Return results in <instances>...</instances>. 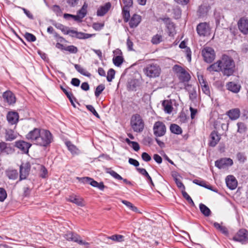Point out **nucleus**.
Returning a JSON list of instances; mask_svg holds the SVG:
<instances>
[{
	"instance_id": "obj_60",
	"label": "nucleus",
	"mask_w": 248,
	"mask_h": 248,
	"mask_svg": "<svg viewBox=\"0 0 248 248\" xmlns=\"http://www.w3.org/2000/svg\"><path fill=\"white\" fill-rule=\"evenodd\" d=\"M124 4V7H130L133 4V0H122Z\"/></svg>"
},
{
	"instance_id": "obj_25",
	"label": "nucleus",
	"mask_w": 248,
	"mask_h": 248,
	"mask_svg": "<svg viewBox=\"0 0 248 248\" xmlns=\"http://www.w3.org/2000/svg\"><path fill=\"white\" fill-rule=\"evenodd\" d=\"M240 112L238 108H234L228 112V115L232 120H236L240 116Z\"/></svg>"
},
{
	"instance_id": "obj_33",
	"label": "nucleus",
	"mask_w": 248,
	"mask_h": 248,
	"mask_svg": "<svg viewBox=\"0 0 248 248\" xmlns=\"http://www.w3.org/2000/svg\"><path fill=\"white\" fill-rule=\"evenodd\" d=\"M201 212L205 216L209 217L211 215V211L209 208L203 203L199 205Z\"/></svg>"
},
{
	"instance_id": "obj_30",
	"label": "nucleus",
	"mask_w": 248,
	"mask_h": 248,
	"mask_svg": "<svg viewBox=\"0 0 248 248\" xmlns=\"http://www.w3.org/2000/svg\"><path fill=\"white\" fill-rule=\"evenodd\" d=\"M74 67L75 69L77 70L78 72L83 75V76H86L87 77H90L91 74L87 72L86 69L81 67L80 65L75 64H74Z\"/></svg>"
},
{
	"instance_id": "obj_40",
	"label": "nucleus",
	"mask_w": 248,
	"mask_h": 248,
	"mask_svg": "<svg viewBox=\"0 0 248 248\" xmlns=\"http://www.w3.org/2000/svg\"><path fill=\"white\" fill-rule=\"evenodd\" d=\"M87 7L88 4L85 2L81 9L79 10L78 12V14L82 18H83L86 15Z\"/></svg>"
},
{
	"instance_id": "obj_9",
	"label": "nucleus",
	"mask_w": 248,
	"mask_h": 248,
	"mask_svg": "<svg viewBox=\"0 0 248 248\" xmlns=\"http://www.w3.org/2000/svg\"><path fill=\"white\" fill-rule=\"evenodd\" d=\"M153 131L154 134L155 136L162 137L166 133V127L163 122L157 121L154 125Z\"/></svg>"
},
{
	"instance_id": "obj_29",
	"label": "nucleus",
	"mask_w": 248,
	"mask_h": 248,
	"mask_svg": "<svg viewBox=\"0 0 248 248\" xmlns=\"http://www.w3.org/2000/svg\"><path fill=\"white\" fill-rule=\"evenodd\" d=\"M162 106L164 107V111L167 113H170L172 112L173 108L172 103L169 100H165L162 103Z\"/></svg>"
},
{
	"instance_id": "obj_49",
	"label": "nucleus",
	"mask_w": 248,
	"mask_h": 248,
	"mask_svg": "<svg viewBox=\"0 0 248 248\" xmlns=\"http://www.w3.org/2000/svg\"><path fill=\"white\" fill-rule=\"evenodd\" d=\"M201 86L203 93L206 95L210 96V91L208 83H206V84H204L202 85H201Z\"/></svg>"
},
{
	"instance_id": "obj_44",
	"label": "nucleus",
	"mask_w": 248,
	"mask_h": 248,
	"mask_svg": "<svg viewBox=\"0 0 248 248\" xmlns=\"http://www.w3.org/2000/svg\"><path fill=\"white\" fill-rule=\"evenodd\" d=\"M151 41L153 44H158L162 41V36L160 34H156L153 37Z\"/></svg>"
},
{
	"instance_id": "obj_43",
	"label": "nucleus",
	"mask_w": 248,
	"mask_h": 248,
	"mask_svg": "<svg viewBox=\"0 0 248 248\" xmlns=\"http://www.w3.org/2000/svg\"><path fill=\"white\" fill-rule=\"evenodd\" d=\"M66 145L71 153L77 154L78 153V150L77 147L74 145L72 144L70 141L66 142Z\"/></svg>"
},
{
	"instance_id": "obj_34",
	"label": "nucleus",
	"mask_w": 248,
	"mask_h": 248,
	"mask_svg": "<svg viewBox=\"0 0 248 248\" xmlns=\"http://www.w3.org/2000/svg\"><path fill=\"white\" fill-rule=\"evenodd\" d=\"M214 226L217 230L221 232L222 233L225 235H228V231L225 226H223L217 222H215L214 223Z\"/></svg>"
},
{
	"instance_id": "obj_28",
	"label": "nucleus",
	"mask_w": 248,
	"mask_h": 248,
	"mask_svg": "<svg viewBox=\"0 0 248 248\" xmlns=\"http://www.w3.org/2000/svg\"><path fill=\"white\" fill-rule=\"evenodd\" d=\"M111 5L109 3H107L104 6L98 9L97 15L98 16H103L108 11Z\"/></svg>"
},
{
	"instance_id": "obj_14",
	"label": "nucleus",
	"mask_w": 248,
	"mask_h": 248,
	"mask_svg": "<svg viewBox=\"0 0 248 248\" xmlns=\"http://www.w3.org/2000/svg\"><path fill=\"white\" fill-rule=\"evenodd\" d=\"M31 166L29 163H22L20 166V180L26 179L30 170Z\"/></svg>"
},
{
	"instance_id": "obj_58",
	"label": "nucleus",
	"mask_w": 248,
	"mask_h": 248,
	"mask_svg": "<svg viewBox=\"0 0 248 248\" xmlns=\"http://www.w3.org/2000/svg\"><path fill=\"white\" fill-rule=\"evenodd\" d=\"M175 181L177 186L182 190L185 189V186L181 182V181L178 178L175 177Z\"/></svg>"
},
{
	"instance_id": "obj_17",
	"label": "nucleus",
	"mask_w": 248,
	"mask_h": 248,
	"mask_svg": "<svg viewBox=\"0 0 248 248\" xmlns=\"http://www.w3.org/2000/svg\"><path fill=\"white\" fill-rule=\"evenodd\" d=\"M220 139V136L216 131L212 132L210 135L209 145L211 147H215Z\"/></svg>"
},
{
	"instance_id": "obj_47",
	"label": "nucleus",
	"mask_w": 248,
	"mask_h": 248,
	"mask_svg": "<svg viewBox=\"0 0 248 248\" xmlns=\"http://www.w3.org/2000/svg\"><path fill=\"white\" fill-rule=\"evenodd\" d=\"M115 70L113 69H110L108 72L107 77V80L109 82L111 81L114 78L115 76Z\"/></svg>"
},
{
	"instance_id": "obj_16",
	"label": "nucleus",
	"mask_w": 248,
	"mask_h": 248,
	"mask_svg": "<svg viewBox=\"0 0 248 248\" xmlns=\"http://www.w3.org/2000/svg\"><path fill=\"white\" fill-rule=\"evenodd\" d=\"M31 144L23 140H19L15 142V146L20 150H21L24 153H28L29 149L31 146Z\"/></svg>"
},
{
	"instance_id": "obj_12",
	"label": "nucleus",
	"mask_w": 248,
	"mask_h": 248,
	"mask_svg": "<svg viewBox=\"0 0 248 248\" xmlns=\"http://www.w3.org/2000/svg\"><path fill=\"white\" fill-rule=\"evenodd\" d=\"M233 164L232 160L229 158H223L215 162V166L219 169H225Z\"/></svg>"
},
{
	"instance_id": "obj_3",
	"label": "nucleus",
	"mask_w": 248,
	"mask_h": 248,
	"mask_svg": "<svg viewBox=\"0 0 248 248\" xmlns=\"http://www.w3.org/2000/svg\"><path fill=\"white\" fill-rule=\"evenodd\" d=\"M143 71L146 76L150 78H155L160 75L161 68L157 64L150 63L146 66Z\"/></svg>"
},
{
	"instance_id": "obj_51",
	"label": "nucleus",
	"mask_w": 248,
	"mask_h": 248,
	"mask_svg": "<svg viewBox=\"0 0 248 248\" xmlns=\"http://www.w3.org/2000/svg\"><path fill=\"white\" fill-rule=\"evenodd\" d=\"M24 37L29 42H34L36 40V37L30 33L26 32Z\"/></svg>"
},
{
	"instance_id": "obj_62",
	"label": "nucleus",
	"mask_w": 248,
	"mask_h": 248,
	"mask_svg": "<svg viewBox=\"0 0 248 248\" xmlns=\"http://www.w3.org/2000/svg\"><path fill=\"white\" fill-rule=\"evenodd\" d=\"M153 158L158 164H160L162 163V159L159 155L157 154H155L153 156Z\"/></svg>"
},
{
	"instance_id": "obj_36",
	"label": "nucleus",
	"mask_w": 248,
	"mask_h": 248,
	"mask_svg": "<svg viewBox=\"0 0 248 248\" xmlns=\"http://www.w3.org/2000/svg\"><path fill=\"white\" fill-rule=\"evenodd\" d=\"M170 131L176 134H180L182 133V130L181 128L176 124H172L170 126Z\"/></svg>"
},
{
	"instance_id": "obj_22",
	"label": "nucleus",
	"mask_w": 248,
	"mask_h": 248,
	"mask_svg": "<svg viewBox=\"0 0 248 248\" xmlns=\"http://www.w3.org/2000/svg\"><path fill=\"white\" fill-rule=\"evenodd\" d=\"M159 20L163 21L167 25L169 31V34L170 36L173 35L174 27V24L170 21V20L168 17L160 18Z\"/></svg>"
},
{
	"instance_id": "obj_26",
	"label": "nucleus",
	"mask_w": 248,
	"mask_h": 248,
	"mask_svg": "<svg viewBox=\"0 0 248 248\" xmlns=\"http://www.w3.org/2000/svg\"><path fill=\"white\" fill-rule=\"evenodd\" d=\"M227 86L229 90L234 93L239 92L241 88L240 85L233 82H229Z\"/></svg>"
},
{
	"instance_id": "obj_56",
	"label": "nucleus",
	"mask_w": 248,
	"mask_h": 248,
	"mask_svg": "<svg viewBox=\"0 0 248 248\" xmlns=\"http://www.w3.org/2000/svg\"><path fill=\"white\" fill-rule=\"evenodd\" d=\"M141 158L144 161L146 162H149L152 159L150 155L145 152H144L142 154Z\"/></svg>"
},
{
	"instance_id": "obj_50",
	"label": "nucleus",
	"mask_w": 248,
	"mask_h": 248,
	"mask_svg": "<svg viewBox=\"0 0 248 248\" xmlns=\"http://www.w3.org/2000/svg\"><path fill=\"white\" fill-rule=\"evenodd\" d=\"M104 89H105L104 85L100 84V85H98L96 88V90H95V91L94 93L96 97L99 96V95L102 92V91L104 90Z\"/></svg>"
},
{
	"instance_id": "obj_52",
	"label": "nucleus",
	"mask_w": 248,
	"mask_h": 248,
	"mask_svg": "<svg viewBox=\"0 0 248 248\" xmlns=\"http://www.w3.org/2000/svg\"><path fill=\"white\" fill-rule=\"evenodd\" d=\"M64 50L69 51L72 53H76L78 52V48L77 47L71 45L65 46Z\"/></svg>"
},
{
	"instance_id": "obj_8",
	"label": "nucleus",
	"mask_w": 248,
	"mask_h": 248,
	"mask_svg": "<svg viewBox=\"0 0 248 248\" xmlns=\"http://www.w3.org/2000/svg\"><path fill=\"white\" fill-rule=\"evenodd\" d=\"M197 31L200 36H207L211 33V28L206 22L199 24L197 26Z\"/></svg>"
},
{
	"instance_id": "obj_7",
	"label": "nucleus",
	"mask_w": 248,
	"mask_h": 248,
	"mask_svg": "<svg viewBox=\"0 0 248 248\" xmlns=\"http://www.w3.org/2000/svg\"><path fill=\"white\" fill-rule=\"evenodd\" d=\"M202 56L205 62L208 63L212 62L215 59L214 50L210 47H205L202 51Z\"/></svg>"
},
{
	"instance_id": "obj_41",
	"label": "nucleus",
	"mask_w": 248,
	"mask_h": 248,
	"mask_svg": "<svg viewBox=\"0 0 248 248\" xmlns=\"http://www.w3.org/2000/svg\"><path fill=\"white\" fill-rule=\"evenodd\" d=\"M106 172L116 179L120 180H123V178L119 174L110 169H107Z\"/></svg>"
},
{
	"instance_id": "obj_6",
	"label": "nucleus",
	"mask_w": 248,
	"mask_h": 248,
	"mask_svg": "<svg viewBox=\"0 0 248 248\" xmlns=\"http://www.w3.org/2000/svg\"><path fill=\"white\" fill-rule=\"evenodd\" d=\"M173 71L177 74L179 79L182 82H187L190 79L189 73L183 67L175 65L173 67Z\"/></svg>"
},
{
	"instance_id": "obj_48",
	"label": "nucleus",
	"mask_w": 248,
	"mask_h": 248,
	"mask_svg": "<svg viewBox=\"0 0 248 248\" xmlns=\"http://www.w3.org/2000/svg\"><path fill=\"white\" fill-rule=\"evenodd\" d=\"M108 238L110 239L113 241H117V242H122L124 240H123L124 236L123 235H120V234L113 235L108 237Z\"/></svg>"
},
{
	"instance_id": "obj_19",
	"label": "nucleus",
	"mask_w": 248,
	"mask_h": 248,
	"mask_svg": "<svg viewBox=\"0 0 248 248\" xmlns=\"http://www.w3.org/2000/svg\"><path fill=\"white\" fill-rule=\"evenodd\" d=\"M18 114L14 111L9 112L7 115V119L11 124H16L18 121Z\"/></svg>"
},
{
	"instance_id": "obj_64",
	"label": "nucleus",
	"mask_w": 248,
	"mask_h": 248,
	"mask_svg": "<svg viewBox=\"0 0 248 248\" xmlns=\"http://www.w3.org/2000/svg\"><path fill=\"white\" fill-rule=\"evenodd\" d=\"M104 26V25L101 24V23H94L93 25V28L95 30H101Z\"/></svg>"
},
{
	"instance_id": "obj_61",
	"label": "nucleus",
	"mask_w": 248,
	"mask_h": 248,
	"mask_svg": "<svg viewBox=\"0 0 248 248\" xmlns=\"http://www.w3.org/2000/svg\"><path fill=\"white\" fill-rule=\"evenodd\" d=\"M189 98L191 100H193L197 97V93L194 89L192 90L189 92Z\"/></svg>"
},
{
	"instance_id": "obj_24",
	"label": "nucleus",
	"mask_w": 248,
	"mask_h": 248,
	"mask_svg": "<svg viewBox=\"0 0 248 248\" xmlns=\"http://www.w3.org/2000/svg\"><path fill=\"white\" fill-rule=\"evenodd\" d=\"M141 21V16L135 14L132 17L129 22V26L131 28H135Z\"/></svg>"
},
{
	"instance_id": "obj_39",
	"label": "nucleus",
	"mask_w": 248,
	"mask_h": 248,
	"mask_svg": "<svg viewBox=\"0 0 248 248\" xmlns=\"http://www.w3.org/2000/svg\"><path fill=\"white\" fill-rule=\"evenodd\" d=\"M129 7H124L123 8V15L124 21L127 22L130 17V13L129 10Z\"/></svg>"
},
{
	"instance_id": "obj_38",
	"label": "nucleus",
	"mask_w": 248,
	"mask_h": 248,
	"mask_svg": "<svg viewBox=\"0 0 248 248\" xmlns=\"http://www.w3.org/2000/svg\"><path fill=\"white\" fill-rule=\"evenodd\" d=\"M122 202L132 211L135 212L139 213L138 209L136 206H135L131 202L125 200H122Z\"/></svg>"
},
{
	"instance_id": "obj_54",
	"label": "nucleus",
	"mask_w": 248,
	"mask_h": 248,
	"mask_svg": "<svg viewBox=\"0 0 248 248\" xmlns=\"http://www.w3.org/2000/svg\"><path fill=\"white\" fill-rule=\"evenodd\" d=\"M86 108L89 110L90 111L92 112V113L97 118H100L99 115L97 113V112L96 111L95 109H94V107L92 105H88L86 106Z\"/></svg>"
},
{
	"instance_id": "obj_31",
	"label": "nucleus",
	"mask_w": 248,
	"mask_h": 248,
	"mask_svg": "<svg viewBox=\"0 0 248 248\" xmlns=\"http://www.w3.org/2000/svg\"><path fill=\"white\" fill-rule=\"evenodd\" d=\"M74 67L75 69L77 70L78 72L83 75V76H86L87 77H90L91 74L87 72L86 69L81 67L80 65L75 64H74Z\"/></svg>"
},
{
	"instance_id": "obj_35",
	"label": "nucleus",
	"mask_w": 248,
	"mask_h": 248,
	"mask_svg": "<svg viewBox=\"0 0 248 248\" xmlns=\"http://www.w3.org/2000/svg\"><path fill=\"white\" fill-rule=\"evenodd\" d=\"M179 47L181 48L186 49V54L187 58L189 62L191 61V51L189 48L187 47L185 41H182L179 45Z\"/></svg>"
},
{
	"instance_id": "obj_63",
	"label": "nucleus",
	"mask_w": 248,
	"mask_h": 248,
	"mask_svg": "<svg viewBox=\"0 0 248 248\" xmlns=\"http://www.w3.org/2000/svg\"><path fill=\"white\" fill-rule=\"evenodd\" d=\"M128 162L131 165H132L135 167H138L139 166V162L137 160L134 159L133 158H129Z\"/></svg>"
},
{
	"instance_id": "obj_46",
	"label": "nucleus",
	"mask_w": 248,
	"mask_h": 248,
	"mask_svg": "<svg viewBox=\"0 0 248 248\" xmlns=\"http://www.w3.org/2000/svg\"><path fill=\"white\" fill-rule=\"evenodd\" d=\"M237 132L240 133H244L245 132L247 129L246 125L245 124L243 123H238L237 124Z\"/></svg>"
},
{
	"instance_id": "obj_32",
	"label": "nucleus",
	"mask_w": 248,
	"mask_h": 248,
	"mask_svg": "<svg viewBox=\"0 0 248 248\" xmlns=\"http://www.w3.org/2000/svg\"><path fill=\"white\" fill-rule=\"evenodd\" d=\"M6 174L7 176L10 179L15 180L18 177V172L15 170H6Z\"/></svg>"
},
{
	"instance_id": "obj_42",
	"label": "nucleus",
	"mask_w": 248,
	"mask_h": 248,
	"mask_svg": "<svg viewBox=\"0 0 248 248\" xmlns=\"http://www.w3.org/2000/svg\"><path fill=\"white\" fill-rule=\"evenodd\" d=\"M193 182L194 184H196L198 185H199L200 186H203L204 187H205L207 189L212 190V186L209 185H207L204 181H200L198 179H195L193 181Z\"/></svg>"
},
{
	"instance_id": "obj_10",
	"label": "nucleus",
	"mask_w": 248,
	"mask_h": 248,
	"mask_svg": "<svg viewBox=\"0 0 248 248\" xmlns=\"http://www.w3.org/2000/svg\"><path fill=\"white\" fill-rule=\"evenodd\" d=\"M233 240L242 244H245L248 241V231L245 229L240 230L233 236Z\"/></svg>"
},
{
	"instance_id": "obj_20",
	"label": "nucleus",
	"mask_w": 248,
	"mask_h": 248,
	"mask_svg": "<svg viewBox=\"0 0 248 248\" xmlns=\"http://www.w3.org/2000/svg\"><path fill=\"white\" fill-rule=\"evenodd\" d=\"M226 183L227 186L231 189H235L237 185V180L232 175L227 176L226 178Z\"/></svg>"
},
{
	"instance_id": "obj_2",
	"label": "nucleus",
	"mask_w": 248,
	"mask_h": 248,
	"mask_svg": "<svg viewBox=\"0 0 248 248\" xmlns=\"http://www.w3.org/2000/svg\"><path fill=\"white\" fill-rule=\"evenodd\" d=\"M52 140V136L51 133L46 129H41L40 136H39L36 145L46 147L50 144Z\"/></svg>"
},
{
	"instance_id": "obj_23",
	"label": "nucleus",
	"mask_w": 248,
	"mask_h": 248,
	"mask_svg": "<svg viewBox=\"0 0 248 248\" xmlns=\"http://www.w3.org/2000/svg\"><path fill=\"white\" fill-rule=\"evenodd\" d=\"M4 137L6 141H11L17 138V134L12 129H6L5 130Z\"/></svg>"
},
{
	"instance_id": "obj_27",
	"label": "nucleus",
	"mask_w": 248,
	"mask_h": 248,
	"mask_svg": "<svg viewBox=\"0 0 248 248\" xmlns=\"http://www.w3.org/2000/svg\"><path fill=\"white\" fill-rule=\"evenodd\" d=\"M220 64V61L218 60L216 62L210 65L207 68V70L210 72H220L221 71Z\"/></svg>"
},
{
	"instance_id": "obj_59",
	"label": "nucleus",
	"mask_w": 248,
	"mask_h": 248,
	"mask_svg": "<svg viewBox=\"0 0 248 248\" xmlns=\"http://www.w3.org/2000/svg\"><path fill=\"white\" fill-rule=\"evenodd\" d=\"M198 78L201 86L207 83L202 75H198Z\"/></svg>"
},
{
	"instance_id": "obj_18",
	"label": "nucleus",
	"mask_w": 248,
	"mask_h": 248,
	"mask_svg": "<svg viewBox=\"0 0 248 248\" xmlns=\"http://www.w3.org/2000/svg\"><path fill=\"white\" fill-rule=\"evenodd\" d=\"M68 201L81 207H83L85 205L83 199L76 195L70 196Z\"/></svg>"
},
{
	"instance_id": "obj_37",
	"label": "nucleus",
	"mask_w": 248,
	"mask_h": 248,
	"mask_svg": "<svg viewBox=\"0 0 248 248\" xmlns=\"http://www.w3.org/2000/svg\"><path fill=\"white\" fill-rule=\"evenodd\" d=\"M61 89L62 90V91L66 95L67 97L69 99L70 102L71 103L72 105L74 107H76V105L74 102V100L75 99V97L73 96V95L72 93H69L67 92V91L63 88L62 86L61 87Z\"/></svg>"
},
{
	"instance_id": "obj_11",
	"label": "nucleus",
	"mask_w": 248,
	"mask_h": 248,
	"mask_svg": "<svg viewBox=\"0 0 248 248\" xmlns=\"http://www.w3.org/2000/svg\"><path fill=\"white\" fill-rule=\"evenodd\" d=\"M239 31L244 35L248 34V19L245 17L241 18L238 23Z\"/></svg>"
},
{
	"instance_id": "obj_5",
	"label": "nucleus",
	"mask_w": 248,
	"mask_h": 248,
	"mask_svg": "<svg viewBox=\"0 0 248 248\" xmlns=\"http://www.w3.org/2000/svg\"><path fill=\"white\" fill-rule=\"evenodd\" d=\"M64 237L68 241L76 242L80 245L85 246L86 248L89 247L90 243L82 240L81 237L77 233L67 232L64 234Z\"/></svg>"
},
{
	"instance_id": "obj_55",
	"label": "nucleus",
	"mask_w": 248,
	"mask_h": 248,
	"mask_svg": "<svg viewBox=\"0 0 248 248\" xmlns=\"http://www.w3.org/2000/svg\"><path fill=\"white\" fill-rule=\"evenodd\" d=\"M7 197V193L5 189L0 188V201L3 202Z\"/></svg>"
},
{
	"instance_id": "obj_1",
	"label": "nucleus",
	"mask_w": 248,
	"mask_h": 248,
	"mask_svg": "<svg viewBox=\"0 0 248 248\" xmlns=\"http://www.w3.org/2000/svg\"><path fill=\"white\" fill-rule=\"evenodd\" d=\"M221 72L225 76H230L233 73L235 62L233 59L226 55H224L219 59Z\"/></svg>"
},
{
	"instance_id": "obj_45",
	"label": "nucleus",
	"mask_w": 248,
	"mask_h": 248,
	"mask_svg": "<svg viewBox=\"0 0 248 248\" xmlns=\"http://www.w3.org/2000/svg\"><path fill=\"white\" fill-rule=\"evenodd\" d=\"M113 62L116 66H119L123 62V58L122 56H117L113 58Z\"/></svg>"
},
{
	"instance_id": "obj_13",
	"label": "nucleus",
	"mask_w": 248,
	"mask_h": 248,
	"mask_svg": "<svg viewBox=\"0 0 248 248\" xmlns=\"http://www.w3.org/2000/svg\"><path fill=\"white\" fill-rule=\"evenodd\" d=\"M41 129L39 128H34L33 130L29 132L26 136V139L36 144Z\"/></svg>"
},
{
	"instance_id": "obj_15",
	"label": "nucleus",
	"mask_w": 248,
	"mask_h": 248,
	"mask_svg": "<svg viewBox=\"0 0 248 248\" xmlns=\"http://www.w3.org/2000/svg\"><path fill=\"white\" fill-rule=\"evenodd\" d=\"M14 149L4 141L0 142V155H9L14 153Z\"/></svg>"
},
{
	"instance_id": "obj_21",
	"label": "nucleus",
	"mask_w": 248,
	"mask_h": 248,
	"mask_svg": "<svg viewBox=\"0 0 248 248\" xmlns=\"http://www.w3.org/2000/svg\"><path fill=\"white\" fill-rule=\"evenodd\" d=\"M3 97L5 101H6L9 105L15 104L16 101L15 95L12 92L10 91L5 92L3 94Z\"/></svg>"
},
{
	"instance_id": "obj_4",
	"label": "nucleus",
	"mask_w": 248,
	"mask_h": 248,
	"mask_svg": "<svg viewBox=\"0 0 248 248\" xmlns=\"http://www.w3.org/2000/svg\"><path fill=\"white\" fill-rule=\"evenodd\" d=\"M130 124L135 132H141L144 128V122L141 116L138 114L132 115L131 118Z\"/></svg>"
},
{
	"instance_id": "obj_57",
	"label": "nucleus",
	"mask_w": 248,
	"mask_h": 248,
	"mask_svg": "<svg viewBox=\"0 0 248 248\" xmlns=\"http://www.w3.org/2000/svg\"><path fill=\"white\" fill-rule=\"evenodd\" d=\"M77 179L79 180L80 182L84 184H90L91 178L88 177L79 178L77 177Z\"/></svg>"
},
{
	"instance_id": "obj_53",
	"label": "nucleus",
	"mask_w": 248,
	"mask_h": 248,
	"mask_svg": "<svg viewBox=\"0 0 248 248\" xmlns=\"http://www.w3.org/2000/svg\"><path fill=\"white\" fill-rule=\"evenodd\" d=\"M182 193L183 197L187 200V201L192 205H194V203L189 195L184 191V190H182Z\"/></svg>"
}]
</instances>
